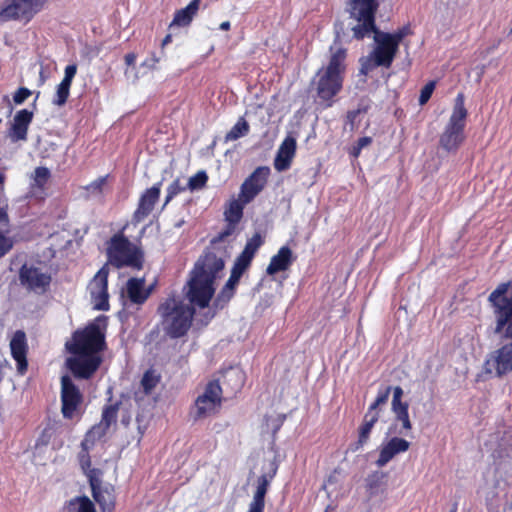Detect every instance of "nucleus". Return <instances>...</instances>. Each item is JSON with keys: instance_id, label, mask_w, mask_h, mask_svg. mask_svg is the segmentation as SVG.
<instances>
[{"instance_id": "obj_1", "label": "nucleus", "mask_w": 512, "mask_h": 512, "mask_svg": "<svg viewBox=\"0 0 512 512\" xmlns=\"http://www.w3.org/2000/svg\"><path fill=\"white\" fill-rule=\"evenodd\" d=\"M102 316L84 328L73 332L71 340L65 343L71 354L66 366L76 379L89 380L102 364L101 352L106 349L105 329L100 326Z\"/></svg>"}, {"instance_id": "obj_2", "label": "nucleus", "mask_w": 512, "mask_h": 512, "mask_svg": "<svg viewBox=\"0 0 512 512\" xmlns=\"http://www.w3.org/2000/svg\"><path fill=\"white\" fill-rule=\"evenodd\" d=\"M224 252L217 255L205 250L195 262L186 285L185 297L194 307L206 308L215 294V281L224 269Z\"/></svg>"}, {"instance_id": "obj_3", "label": "nucleus", "mask_w": 512, "mask_h": 512, "mask_svg": "<svg viewBox=\"0 0 512 512\" xmlns=\"http://www.w3.org/2000/svg\"><path fill=\"white\" fill-rule=\"evenodd\" d=\"M126 223L119 231L114 233L106 242V257L105 264L111 265L116 269L131 268L135 271H140L144 268L145 252L143 250L141 239L146 231L144 226L136 239L132 242L125 234L128 227Z\"/></svg>"}, {"instance_id": "obj_4", "label": "nucleus", "mask_w": 512, "mask_h": 512, "mask_svg": "<svg viewBox=\"0 0 512 512\" xmlns=\"http://www.w3.org/2000/svg\"><path fill=\"white\" fill-rule=\"evenodd\" d=\"M195 312L193 306L183 303L174 296L166 298L157 308L163 331L172 339L181 338L188 333Z\"/></svg>"}, {"instance_id": "obj_5", "label": "nucleus", "mask_w": 512, "mask_h": 512, "mask_svg": "<svg viewBox=\"0 0 512 512\" xmlns=\"http://www.w3.org/2000/svg\"><path fill=\"white\" fill-rule=\"evenodd\" d=\"M467 117L465 96L463 93H458L450 118L439 138V145L446 152L455 153L464 143Z\"/></svg>"}, {"instance_id": "obj_6", "label": "nucleus", "mask_w": 512, "mask_h": 512, "mask_svg": "<svg viewBox=\"0 0 512 512\" xmlns=\"http://www.w3.org/2000/svg\"><path fill=\"white\" fill-rule=\"evenodd\" d=\"M345 66H321L312 84L315 87L316 99L322 108L332 107L337 95L343 88Z\"/></svg>"}, {"instance_id": "obj_7", "label": "nucleus", "mask_w": 512, "mask_h": 512, "mask_svg": "<svg viewBox=\"0 0 512 512\" xmlns=\"http://www.w3.org/2000/svg\"><path fill=\"white\" fill-rule=\"evenodd\" d=\"M488 302L496 319L494 332L512 340V281L500 283L490 293Z\"/></svg>"}, {"instance_id": "obj_8", "label": "nucleus", "mask_w": 512, "mask_h": 512, "mask_svg": "<svg viewBox=\"0 0 512 512\" xmlns=\"http://www.w3.org/2000/svg\"><path fill=\"white\" fill-rule=\"evenodd\" d=\"M379 7L378 0H349L346 10L349 18L355 23H350L353 37L361 40L369 37L375 30V14Z\"/></svg>"}, {"instance_id": "obj_9", "label": "nucleus", "mask_w": 512, "mask_h": 512, "mask_svg": "<svg viewBox=\"0 0 512 512\" xmlns=\"http://www.w3.org/2000/svg\"><path fill=\"white\" fill-rule=\"evenodd\" d=\"M60 384V402L63 418L70 421H79L85 412L84 394L68 375L61 377Z\"/></svg>"}, {"instance_id": "obj_10", "label": "nucleus", "mask_w": 512, "mask_h": 512, "mask_svg": "<svg viewBox=\"0 0 512 512\" xmlns=\"http://www.w3.org/2000/svg\"><path fill=\"white\" fill-rule=\"evenodd\" d=\"M222 388L218 380L209 381L202 394L198 395L190 409L194 422L216 414L222 405Z\"/></svg>"}, {"instance_id": "obj_11", "label": "nucleus", "mask_w": 512, "mask_h": 512, "mask_svg": "<svg viewBox=\"0 0 512 512\" xmlns=\"http://www.w3.org/2000/svg\"><path fill=\"white\" fill-rule=\"evenodd\" d=\"M47 0H4L0 9V24L8 21L29 22L44 7Z\"/></svg>"}, {"instance_id": "obj_12", "label": "nucleus", "mask_w": 512, "mask_h": 512, "mask_svg": "<svg viewBox=\"0 0 512 512\" xmlns=\"http://www.w3.org/2000/svg\"><path fill=\"white\" fill-rule=\"evenodd\" d=\"M393 397L391 402V410L394 418L388 427L387 434L409 435L413 429V424L409 416V404L402 401L403 389L400 386L392 388Z\"/></svg>"}, {"instance_id": "obj_13", "label": "nucleus", "mask_w": 512, "mask_h": 512, "mask_svg": "<svg viewBox=\"0 0 512 512\" xmlns=\"http://www.w3.org/2000/svg\"><path fill=\"white\" fill-rule=\"evenodd\" d=\"M110 269L108 264H104L94 275L88 284L93 307L96 310H109L108 277Z\"/></svg>"}, {"instance_id": "obj_14", "label": "nucleus", "mask_w": 512, "mask_h": 512, "mask_svg": "<svg viewBox=\"0 0 512 512\" xmlns=\"http://www.w3.org/2000/svg\"><path fill=\"white\" fill-rule=\"evenodd\" d=\"M21 284L29 291L37 294H45L51 285V274L42 272L40 268L22 265L19 270Z\"/></svg>"}, {"instance_id": "obj_15", "label": "nucleus", "mask_w": 512, "mask_h": 512, "mask_svg": "<svg viewBox=\"0 0 512 512\" xmlns=\"http://www.w3.org/2000/svg\"><path fill=\"white\" fill-rule=\"evenodd\" d=\"M162 181L154 183L146 188L139 196L137 207L131 217L134 226L143 222L154 210L161 195Z\"/></svg>"}, {"instance_id": "obj_16", "label": "nucleus", "mask_w": 512, "mask_h": 512, "mask_svg": "<svg viewBox=\"0 0 512 512\" xmlns=\"http://www.w3.org/2000/svg\"><path fill=\"white\" fill-rule=\"evenodd\" d=\"M374 34L375 48L373 50L374 64H391L398 50L399 43L390 33L382 32L377 29Z\"/></svg>"}, {"instance_id": "obj_17", "label": "nucleus", "mask_w": 512, "mask_h": 512, "mask_svg": "<svg viewBox=\"0 0 512 512\" xmlns=\"http://www.w3.org/2000/svg\"><path fill=\"white\" fill-rule=\"evenodd\" d=\"M271 170L268 166L257 167L241 184L239 194L244 202H252L265 188Z\"/></svg>"}, {"instance_id": "obj_18", "label": "nucleus", "mask_w": 512, "mask_h": 512, "mask_svg": "<svg viewBox=\"0 0 512 512\" xmlns=\"http://www.w3.org/2000/svg\"><path fill=\"white\" fill-rule=\"evenodd\" d=\"M485 370L488 373L494 372L497 377L512 372V342L502 345L490 354L485 361Z\"/></svg>"}, {"instance_id": "obj_19", "label": "nucleus", "mask_w": 512, "mask_h": 512, "mask_svg": "<svg viewBox=\"0 0 512 512\" xmlns=\"http://www.w3.org/2000/svg\"><path fill=\"white\" fill-rule=\"evenodd\" d=\"M95 469L88 474L92 496L99 505L101 512H114L116 505L115 489L113 486H101V481L94 475Z\"/></svg>"}, {"instance_id": "obj_20", "label": "nucleus", "mask_w": 512, "mask_h": 512, "mask_svg": "<svg viewBox=\"0 0 512 512\" xmlns=\"http://www.w3.org/2000/svg\"><path fill=\"white\" fill-rule=\"evenodd\" d=\"M390 435L392 437L383 441L379 447V456L375 461L379 468L384 467L398 454L405 453L410 448V442L403 438L405 435Z\"/></svg>"}, {"instance_id": "obj_21", "label": "nucleus", "mask_w": 512, "mask_h": 512, "mask_svg": "<svg viewBox=\"0 0 512 512\" xmlns=\"http://www.w3.org/2000/svg\"><path fill=\"white\" fill-rule=\"evenodd\" d=\"M277 471L278 465L275 462H271L267 472L258 477L256 490L253 495V500L249 505L248 512H264L265 496Z\"/></svg>"}, {"instance_id": "obj_22", "label": "nucleus", "mask_w": 512, "mask_h": 512, "mask_svg": "<svg viewBox=\"0 0 512 512\" xmlns=\"http://www.w3.org/2000/svg\"><path fill=\"white\" fill-rule=\"evenodd\" d=\"M120 402H116L113 404L105 405L102 411L101 421L99 424L94 425L86 434H85V443L90 441L92 437H96L101 439L104 437L109 430L110 426L117 421L118 411L120 408Z\"/></svg>"}, {"instance_id": "obj_23", "label": "nucleus", "mask_w": 512, "mask_h": 512, "mask_svg": "<svg viewBox=\"0 0 512 512\" xmlns=\"http://www.w3.org/2000/svg\"><path fill=\"white\" fill-rule=\"evenodd\" d=\"M11 356L16 361L17 372L24 375L28 369V343L23 330H16L10 340Z\"/></svg>"}, {"instance_id": "obj_24", "label": "nucleus", "mask_w": 512, "mask_h": 512, "mask_svg": "<svg viewBox=\"0 0 512 512\" xmlns=\"http://www.w3.org/2000/svg\"><path fill=\"white\" fill-rule=\"evenodd\" d=\"M295 261L293 252L287 245L280 247L278 252L273 255L266 268V274L274 276L279 272L286 271Z\"/></svg>"}, {"instance_id": "obj_25", "label": "nucleus", "mask_w": 512, "mask_h": 512, "mask_svg": "<svg viewBox=\"0 0 512 512\" xmlns=\"http://www.w3.org/2000/svg\"><path fill=\"white\" fill-rule=\"evenodd\" d=\"M296 140L293 137H286L281 143L274 160V167L277 171L287 170L296 152Z\"/></svg>"}, {"instance_id": "obj_26", "label": "nucleus", "mask_w": 512, "mask_h": 512, "mask_svg": "<svg viewBox=\"0 0 512 512\" xmlns=\"http://www.w3.org/2000/svg\"><path fill=\"white\" fill-rule=\"evenodd\" d=\"M32 120L33 112L27 109L17 111L11 127V137L14 141H24L27 139L28 128Z\"/></svg>"}, {"instance_id": "obj_27", "label": "nucleus", "mask_w": 512, "mask_h": 512, "mask_svg": "<svg viewBox=\"0 0 512 512\" xmlns=\"http://www.w3.org/2000/svg\"><path fill=\"white\" fill-rule=\"evenodd\" d=\"M200 1L191 0L186 7L177 10L169 25V31H174L179 27H188L199 10Z\"/></svg>"}, {"instance_id": "obj_28", "label": "nucleus", "mask_w": 512, "mask_h": 512, "mask_svg": "<svg viewBox=\"0 0 512 512\" xmlns=\"http://www.w3.org/2000/svg\"><path fill=\"white\" fill-rule=\"evenodd\" d=\"M145 280L143 278H130L126 283L127 296L134 304H144L151 294L152 289L144 288Z\"/></svg>"}, {"instance_id": "obj_29", "label": "nucleus", "mask_w": 512, "mask_h": 512, "mask_svg": "<svg viewBox=\"0 0 512 512\" xmlns=\"http://www.w3.org/2000/svg\"><path fill=\"white\" fill-rule=\"evenodd\" d=\"M379 415L366 412L363 417V422L358 428V439L355 443V447L353 451H356L362 448L365 444L368 443L370 439L371 431L374 425L378 422Z\"/></svg>"}, {"instance_id": "obj_30", "label": "nucleus", "mask_w": 512, "mask_h": 512, "mask_svg": "<svg viewBox=\"0 0 512 512\" xmlns=\"http://www.w3.org/2000/svg\"><path fill=\"white\" fill-rule=\"evenodd\" d=\"M249 203L250 202H244V198L241 197L240 194L237 199L230 200L224 211L225 221L227 223L238 224L243 217L245 205Z\"/></svg>"}, {"instance_id": "obj_31", "label": "nucleus", "mask_w": 512, "mask_h": 512, "mask_svg": "<svg viewBox=\"0 0 512 512\" xmlns=\"http://www.w3.org/2000/svg\"><path fill=\"white\" fill-rule=\"evenodd\" d=\"M63 512H97L94 503L87 496H76L66 501Z\"/></svg>"}, {"instance_id": "obj_32", "label": "nucleus", "mask_w": 512, "mask_h": 512, "mask_svg": "<svg viewBox=\"0 0 512 512\" xmlns=\"http://www.w3.org/2000/svg\"><path fill=\"white\" fill-rule=\"evenodd\" d=\"M238 224H232V223H227V226L225 227L224 230H222L220 233H218L217 236H215L211 242H210V246L208 248H206V250H210L212 252H215L217 255H221V253L224 252V258L226 257V254H227V249L226 247H222L221 246V243L227 238L229 237L230 235H232L236 229V226Z\"/></svg>"}, {"instance_id": "obj_33", "label": "nucleus", "mask_w": 512, "mask_h": 512, "mask_svg": "<svg viewBox=\"0 0 512 512\" xmlns=\"http://www.w3.org/2000/svg\"><path fill=\"white\" fill-rule=\"evenodd\" d=\"M161 381V375L154 369H148L144 372L141 379V387L145 395H150Z\"/></svg>"}, {"instance_id": "obj_34", "label": "nucleus", "mask_w": 512, "mask_h": 512, "mask_svg": "<svg viewBox=\"0 0 512 512\" xmlns=\"http://www.w3.org/2000/svg\"><path fill=\"white\" fill-rule=\"evenodd\" d=\"M250 131L248 122L243 118H239L234 126L225 135V142L235 141L243 136H246Z\"/></svg>"}, {"instance_id": "obj_35", "label": "nucleus", "mask_w": 512, "mask_h": 512, "mask_svg": "<svg viewBox=\"0 0 512 512\" xmlns=\"http://www.w3.org/2000/svg\"><path fill=\"white\" fill-rule=\"evenodd\" d=\"M264 240L259 233H255L250 239L247 240L244 249L240 253L251 261H253L258 249L263 245Z\"/></svg>"}, {"instance_id": "obj_36", "label": "nucleus", "mask_w": 512, "mask_h": 512, "mask_svg": "<svg viewBox=\"0 0 512 512\" xmlns=\"http://www.w3.org/2000/svg\"><path fill=\"white\" fill-rule=\"evenodd\" d=\"M98 440L99 439L94 436V437H92L90 439V441L87 443V445H84L85 438L81 442V449H82V451H81V453L79 455V462H80L81 468L84 471L89 469V472H90L92 470V469H90V467H91V458H90V455H89V451H90V449L93 448V446L95 445V443Z\"/></svg>"}, {"instance_id": "obj_37", "label": "nucleus", "mask_w": 512, "mask_h": 512, "mask_svg": "<svg viewBox=\"0 0 512 512\" xmlns=\"http://www.w3.org/2000/svg\"><path fill=\"white\" fill-rule=\"evenodd\" d=\"M391 390H392L391 386H387L385 389L379 390L378 393H377L376 399L374 400L373 403L370 404V406L368 407L367 412L368 413H372V415L376 414V415L380 416L379 407L381 405L386 404V402L389 399V395H390Z\"/></svg>"}, {"instance_id": "obj_38", "label": "nucleus", "mask_w": 512, "mask_h": 512, "mask_svg": "<svg viewBox=\"0 0 512 512\" xmlns=\"http://www.w3.org/2000/svg\"><path fill=\"white\" fill-rule=\"evenodd\" d=\"M386 474L383 472H373L366 478V489L370 495H375L382 484Z\"/></svg>"}, {"instance_id": "obj_39", "label": "nucleus", "mask_w": 512, "mask_h": 512, "mask_svg": "<svg viewBox=\"0 0 512 512\" xmlns=\"http://www.w3.org/2000/svg\"><path fill=\"white\" fill-rule=\"evenodd\" d=\"M252 261L240 254L236 257L231 269V275L241 279L243 274L250 268Z\"/></svg>"}, {"instance_id": "obj_40", "label": "nucleus", "mask_w": 512, "mask_h": 512, "mask_svg": "<svg viewBox=\"0 0 512 512\" xmlns=\"http://www.w3.org/2000/svg\"><path fill=\"white\" fill-rule=\"evenodd\" d=\"M347 50L342 45L335 41L330 46V61L329 64H341L346 60Z\"/></svg>"}, {"instance_id": "obj_41", "label": "nucleus", "mask_w": 512, "mask_h": 512, "mask_svg": "<svg viewBox=\"0 0 512 512\" xmlns=\"http://www.w3.org/2000/svg\"><path fill=\"white\" fill-rule=\"evenodd\" d=\"M208 175L204 170L198 171L195 175L190 177L187 188L191 191L202 189L206 186Z\"/></svg>"}, {"instance_id": "obj_42", "label": "nucleus", "mask_w": 512, "mask_h": 512, "mask_svg": "<svg viewBox=\"0 0 512 512\" xmlns=\"http://www.w3.org/2000/svg\"><path fill=\"white\" fill-rule=\"evenodd\" d=\"M235 293L222 287L216 298L214 299L213 305L216 309H223L230 300L234 297Z\"/></svg>"}, {"instance_id": "obj_43", "label": "nucleus", "mask_w": 512, "mask_h": 512, "mask_svg": "<svg viewBox=\"0 0 512 512\" xmlns=\"http://www.w3.org/2000/svg\"><path fill=\"white\" fill-rule=\"evenodd\" d=\"M185 190L186 187L180 184V180L175 179L167 188L164 206L167 205L174 197H176L178 194Z\"/></svg>"}, {"instance_id": "obj_44", "label": "nucleus", "mask_w": 512, "mask_h": 512, "mask_svg": "<svg viewBox=\"0 0 512 512\" xmlns=\"http://www.w3.org/2000/svg\"><path fill=\"white\" fill-rule=\"evenodd\" d=\"M436 83H437L436 80H431L422 87V89L420 91V96H419V104L421 106L425 105L431 98V96L435 90Z\"/></svg>"}, {"instance_id": "obj_45", "label": "nucleus", "mask_w": 512, "mask_h": 512, "mask_svg": "<svg viewBox=\"0 0 512 512\" xmlns=\"http://www.w3.org/2000/svg\"><path fill=\"white\" fill-rule=\"evenodd\" d=\"M69 95L70 88L60 83L57 86V91L55 98L53 99V104L57 106H63L67 102Z\"/></svg>"}, {"instance_id": "obj_46", "label": "nucleus", "mask_w": 512, "mask_h": 512, "mask_svg": "<svg viewBox=\"0 0 512 512\" xmlns=\"http://www.w3.org/2000/svg\"><path fill=\"white\" fill-rule=\"evenodd\" d=\"M102 49L92 46H84L81 50L84 61H94L99 56Z\"/></svg>"}, {"instance_id": "obj_47", "label": "nucleus", "mask_w": 512, "mask_h": 512, "mask_svg": "<svg viewBox=\"0 0 512 512\" xmlns=\"http://www.w3.org/2000/svg\"><path fill=\"white\" fill-rule=\"evenodd\" d=\"M50 177V171L46 167H37L35 169V181L38 186H43Z\"/></svg>"}, {"instance_id": "obj_48", "label": "nucleus", "mask_w": 512, "mask_h": 512, "mask_svg": "<svg viewBox=\"0 0 512 512\" xmlns=\"http://www.w3.org/2000/svg\"><path fill=\"white\" fill-rule=\"evenodd\" d=\"M13 247V242L0 232V258L4 257Z\"/></svg>"}, {"instance_id": "obj_49", "label": "nucleus", "mask_w": 512, "mask_h": 512, "mask_svg": "<svg viewBox=\"0 0 512 512\" xmlns=\"http://www.w3.org/2000/svg\"><path fill=\"white\" fill-rule=\"evenodd\" d=\"M371 108V100L369 97L367 96H364L362 97L359 102H358V105H357V108L354 109V111L360 115V114H366L369 109Z\"/></svg>"}, {"instance_id": "obj_50", "label": "nucleus", "mask_w": 512, "mask_h": 512, "mask_svg": "<svg viewBox=\"0 0 512 512\" xmlns=\"http://www.w3.org/2000/svg\"><path fill=\"white\" fill-rule=\"evenodd\" d=\"M358 114L354 110H349L346 114L345 126H349L350 131H354L358 126Z\"/></svg>"}, {"instance_id": "obj_51", "label": "nucleus", "mask_w": 512, "mask_h": 512, "mask_svg": "<svg viewBox=\"0 0 512 512\" xmlns=\"http://www.w3.org/2000/svg\"><path fill=\"white\" fill-rule=\"evenodd\" d=\"M31 91L28 88L20 87L14 94L13 100L15 104H22L29 96Z\"/></svg>"}, {"instance_id": "obj_52", "label": "nucleus", "mask_w": 512, "mask_h": 512, "mask_svg": "<svg viewBox=\"0 0 512 512\" xmlns=\"http://www.w3.org/2000/svg\"><path fill=\"white\" fill-rule=\"evenodd\" d=\"M411 33L409 26H403L396 30L393 33H390V35L393 36V38L400 44L402 40Z\"/></svg>"}, {"instance_id": "obj_53", "label": "nucleus", "mask_w": 512, "mask_h": 512, "mask_svg": "<svg viewBox=\"0 0 512 512\" xmlns=\"http://www.w3.org/2000/svg\"><path fill=\"white\" fill-rule=\"evenodd\" d=\"M144 66H127L125 70L126 78L134 83L138 79L139 68H143Z\"/></svg>"}, {"instance_id": "obj_54", "label": "nucleus", "mask_w": 512, "mask_h": 512, "mask_svg": "<svg viewBox=\"0 0 512 512\" xmlns=\"http://www.w3.org/2000/svg\"><path fill=\"white\" fill-rule=\"evenodd\" d=\"M240 280H241L240 278L235 277L230 274L227 282L225 283V285L223 287H225L227 290H230V291L236 293V289H237V286H238Z\"/></svg>"}, {"instance_id": "obj_55", "label": "nucleus", "mask_w": 512, "mask_h": 512, "mask_svg": "<svg viewBox=\"0 0 512 512\" xmlns=\"http://www.w3.org/2000/svg\"><path fill=\"white\" fill-rule=\"evenodd\" d=\"M371 143H372V138L369 136H364L357 140L356 145H357V147H359L362 150L364 147L369 146Z\"/></svg>"}, {"instance_id": "obj_56", "label": "nucleus", "mask_w": 512, "mask_h": 512, "mask_svg": "<svg viewBox=\"0 0 512 512\" xmlns=\"http://www.w3.org/2000/svg\"><path fill=\"white\" fill-rule=\"evenodd\" d=\"M77 67L78 66H66L64 76L73 80V78L77 72Z\"/></svg>"}, {"instance_id": "obj_57", "label": "nucleus", "mask_w": 512, "mask_h": 512, "mask_svg": "<svg viewBox=\"0 0 512 512\" xmlns=\"http://www.w3.org/2000/svg\"><path fill=\"white\" fill-rule=\"evenodd\" d=\"M8 222L9 218L7 212L0 208V227L7 226Z\"/></svg>"}, {"instance_id": "obj_58", "label": "nucleus", "mask_w": 512, "mask_h": 512, "mask_svg": "<svg viewBox=\"0 0 512 512\" xmlns=\"http://www.w3.org/2000/svg\"><path fill=\"white\" fill-rule=\"evenodd\" d=\"M105 181H106V177H100V178H98L96 181H94L92 183V186L95 189L101 190V188L104 185Z\"/></svg>"}, {"instance_id": "obj_59", "label": "nucleus", "mask_w": 512, "mask_h": 512, "mask_svg": "<svg viewBox=\"0 0 512 512\" xmlns=\"http://www.w3.org/2000/svg\"><path fill=\"white\" fill-rule=\"evenodd\" d=\"M125 64H134L136 61V55L134 53H127L125 55Z\"/></svg>"}, {"instance_id": "obj_60", "label": "nucleus", "mask_w": 512, "mask_h": 512, "mask_svg": "<svg viewBox=\"0 0 512 512\" xmlns=\"http://www.w3.org/2000/svg\"><path fill=\"white\" fill-rule=\"evenodd\" d=\"M360 153L361 149L357 147V145L355 144L350 151V155L353 156L354 158H357L359 157Z\"/></svg>"}, {"instance_id": "obj_61", "label": "nucleus", "mask_w": 512, "mask_h": 512, "mask_svg": "<svg viewBox=\"0 0 512 512\" xmlns=\"http://www.w3.org/2000/svg\"><path fill=\"white\" fill-rule=\"evenodd\" d=\"M375 66H361L360 74L367 75Z\"/></svg>"}, {"instance_id": "obj_62", "label": "nucleus", "mask_w": 512, "mask_h": 512, "mask_svg": "<svg viewBox=\"0 0 512 512\" xmlns=\"http://www.w3.org/2000/svg\"><path fill=\"white\" fill-rule=\"evenodd\" d=\"M230 26H231V24H230V22H229V21H224V22H222V23L220 24L219 28H220L221 30H223V31H227V30H229V29H230Z\"/></svg>"}, {"instance_id": "obj_63", "label": "nucleus", "mask_w": 512, "mask_h": 512, "mask_svg": "<svg viewBox=\"0 0 512 512\" xmlns=\"http://www.w3.org/2000/svg\"><path fill=\"white\" fill-rule=\"evenodd\" d=\"M60 83L70 88L71 84H72V79L64 76V78L62 79V81Z\"/></svg>"}, {"instance_id": "obj_64", "label": "nucleus", "mask_w": 512, "mask_h": 512, "mask_svg": "<svg viewBox=\"0 0 512 512\" xmlns=\"http://www.w3.org/2000/svg\"><path fill=\"white\" fill-rule=\"evenodd\" d=\"M172 34H173V31H170L169 34H167L165 36V38L163 39V45H166L168 44L169 42H171L172 40Z\"/></svg>"}]
</instances>
